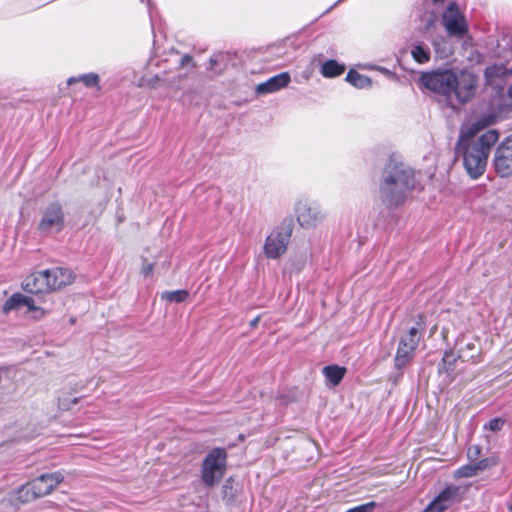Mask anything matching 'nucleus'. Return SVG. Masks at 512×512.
Segmentation results:
<instances>
[{
  "label": "nucleus",
  "instance_id": "obj_8",
  "mask_svg": "<svg viewBox=\"0 0 512 512\" xmlns=\"http://www.w3.org/2000/svg\"><path fill=\"white\" fill-rule=\"evenodd\" d=\"M292 229L290 227L275 229L266 238L264 254L269 259H277L283 255L290 241Z\"/></svg>",
  "mask_w": 512,
  "mask_h": 512
},
{
  "label": "nucleus",
  "instance_id": "obj_32",
  "mask_svg": "<svg viewBox=\"0 0 512 512\" xmlns=\"http://www.w3.org/2000/svg\"><path fill=\"white\" fill-rule=\"evenodd\" d=\"M481 454V447L479 445H472L467 450V457L470 461L474 462Z\"/></svg>",
  "mask_w": 512,
  "mask_h": 512
},
{
  "label": "nucleus",
  "instance_id": "obj_26",
  "mask_svg": "<svg viewBox=\"0 0 512 512\" xmlns=\"http://www.w3.org/2000/svg\"><path fill=\"white\" fill-rule=\"evenodd\" d=\"M478 471L476 470V466L473 463H469L463 465L455 470L454 477L455 478H470L478 475Z\"/></svg>",
  "mask_w": 512,
  "mask_h": 512
},
{
  "label": "nucleus",
  "instance_id": "obj_28",
  "mask_svg": "<svg viewBox=\"0 0 512 512\" xmlns=\"http://www.w3.org/2000/svg\"><path fill=\"white\" fill-rule=\"evenodd\" d=\"M505 420L502 418H493L487 424L484 425L485 429H489L493 432L500 431L504 426Z\"/></svg>",
  "mask_w": 512,
  "mask_h": 512
},
{
  "label": "nucleus",
  "instance_id": "obj_3",
  "mask_svg": "<svg viewBox=\"0 0 512 512\" xmlns=\"http://www.w3.org/2000/svg\"><path fill=\"white\" fill-rule=\"evenodd\" d=\"M499 140V132L490 129L478 138L461 136L456 144V152L463 158V166L471 179L480 178L487 167L492 147Z\"/></svg>",
  "mask_w": 512,
  "mask_h": 512
},
{
  "label": "nucleus",
  "instance_id": "obj_37",
  "mask_svg": "<svg viewBox=\"0 0 512 512\" xmlns=\"http://www.w3.org/2000/svg\"><path fill=\"white\" fill-rule=\"evenodd\" d=\"M341 1H342V0H338V1L335 3V5H336V4H338V3H339V2H341Z\"/></svg>",
  "mask_w": 512,
  "mask_h": 512
},
{
  "label": "nucleus",
  "instance_id": "obj_20",
  "mask_svg": "<svg viewBox=\"0 0 512 512\" xmlns=\"http://www.w3.org/2000/svg\"><path fill=\"white\" fill-rule=\"evenodd\" d=\"M322 372L330 385L337 386L344 378L346 368L340 367L338 365H329L325 366Z\"/></svg>",
  "mask_w": 512,
  "mask_h": 512
},
{
  "label": "nucleus",
  "instance_id": "obj_5",
  "mask_svg": "<svg viewBox=\"0 0 512 512\" xmlns=\"http://www.w3.org/2000/svg\"><path fill=\"white\" fill-rule=\"evenodd\" d=\"M419 342V327H411L408 332L400 338L394 358L396 369L401 370L412 361Z\"/></svg>",
  "mask_w": 512,
  "mask_h": 512
},
{
  "label": "nucleus",
  "instance_id": "obj_13",
  "mask_svg": "<svg viewBox=\"0 0 512 512\" xmlns=\"http://www.w3.org/2000/svg\"><path fill=\"white\" fill-rule=\"evenodd\" d=\"M34 495L31 483L22 485L17 491L1 501V504L7 507L5 512H16L19 504L30 502L36 499Z\"/></svg>",
  "mask_w": 512,
  "mask_h": 512
},
{
  "label": "nucleus",
  "instance_id": "obj_17",
  "mask_svg": "<svg viewBox=\"0 0 512 512\" xmlns=\"http://www.w3.org/2000/svg\"><path fill=\"white\" fill-rule=\"evenodd\" d=\"M291 81L290 74L288 72H282L277 74L267 81L260 83L256 87L257 94H270L279 91L288 86Z\"/></svg>",
  "mask_w": 512,
  "mask_h": 512
},
{
  "label": "nucleus",
  "instance_id": "obj_6",
  "mask_svg": "<svg viewBox=\"0 0 512 512\" xmlns=\"http://www.w3.org/2000/svg\"><path fill=\"white\" fill-rule=\"evenodd\" d=\"M65 227V215L59 202H52L41 212L38 230L45 235L61 232Z\"/></svg>",
  "mask_w": 512,
  "mask_h": 512
},
{
  "label": "nucleus",
  "instance_id": "obj_14",
  "mask_svg": "<svg viewBox=\"0 0 512 512\" xmlns=\"http://www.w3.org/2000/svg\"><path fill=\"white\" fill-rule=\"evenodd\" d=\"M21 307H27L29 312H34L35 318H40L44 314V311L41 308L35 306L34 300L31 297L25 296L21 293H14L10 298H8L3 305V311L8 313Z\"/></svg>",
  "mask_w": 512,
  "mask_h": 512
},
{
  "label": "nucleus",
  "instance_id": "obj_31",
  "mask_svg": "<svg viewBox=\"0 0 512 512\" xmlns=\"http://www.w3.org/2000/svg\"><path fill=\"white\" fill-rule=\"evenodd\" d=\"M457 359L453 351H445L442 362L446 366V370L452 369Z\"/></svg>",
  "mask_w": 512,
  "mask_h": 512
},
{
  "label": "nucleus",
  "instance_id": "obj_9",
  "mask_svg": "<svg viewBox=\"0 0 512 512\" xmlns=\"http://www.w3.org/2000/svg\"><path fill=\"white\" fill-rule=\"evenodd\" d=\"M492 164L499 177L508 178L512 175V135L497 146Z\"/></svg>",
  "mask_w": 512,
  "mask_h": 512
},
{
  "label": "nucleus",
  "instance_id": "obj_22",
  "mask_svg": "<svg viewBox=\"0 0 512 512\" xmlns=\"http://www.w3.org/2000/svg\"><path fill=\"white\" fill-rule=\"evenodd\" d=\"M345 71V65L336 60H327L321 65V74L325 78H334L340 76Z\"/></svg>",
  "mask_w": 512,
  "mask_h": 512
},
{
  "label": "nucleus",
  "instance_id": "obj_21",
  "mask_svg": "<svg viewBox=\"0 0 512 512\" xmlns=\"http://www.w3.org/2000/svg\"><path fill=\"white\" fill-rule=\"evenodd\" d=\"M480 355V349L473 342L467 343L464 347L458 349L457 358L463 362L477 363V357Z\"/></svg>",
  "mask_w": 512,
  "mask_h": 512
},
{
  "label": "nucleus",
  "instance_id": "obj_11",
  "mask_svg": "<svg viewBox=\"0 0 512 512\" xmlns=\"http://www.w3.org/2000/svg\"><path fill=\"white\" fill-rule=\"evenodd\" d=\"M443 24L451 36H463L468 31L464 15L456 2H450L442 16Z\"/></svg>",
  "mask_w": 512,
  "mask_h": 512
},
{
  "label": "nucleus",
  "instance_id": "obj_16",
  "mask_svg": "<svg viewBox=\"0 0 512 512\" xmlns=\"http://www.w3.org/2000/svg\"><path fill=\"white\" fill-rule=\"evenodd\" d=\"M47 279L49 280V291L61 289L74 281V274L67 268H53L46 270Z\"/></svg>",
  "mask_w": 512,
  "mask_h": 512
},
{
  "label": "nucleus",
  "instance_id": "obj_4",
  "mask_svg": "<svg viewBox=\"0 0 512 512\" xmlns=\"http://www.w3.org/2000/svg\"><path fill=\"white\" fill-rule=\"evenodd\" d=\"M227 451L224 448H213L202 461L201 480L208 486L213 487L224 477L227 468Z\"/></svg>",
  "mask_w": 512,
  "mask_h": 512
},
{
  "label": "nucleus",
  "instance_id": "obj_19",
  "mask_svg": "<svg viewBox=\"0 0 512 512\" xmlns=\"http://www.w3.org/2000/svg\"><path fill=\"white\" fill-rule=\"evenodd\" d=\"M507 74L508 69L503 64L488 66L484 71L486 82L489 85H498V81H503Z\"/></svg>",
  "mask_w": 512,
  "mask_h": 512
},
{
  "label": "nucleus",
  "instance_id": "obj_35",
  "mask_svg": "<svg viewBox=\"0 0 512 512\" xmlns=\"http://www.w3.org/2000/svg\"><path fill=\"white\" fill-rule=\"evenodd\" d=\"M508 95L510 98H512V85L508 89Z\"/></svg>",
  "mask_w": 512,
  "mask_h": 512
},
{
  "label": "nucleus",
  "instance_id": "obj_1",
  "mask_svg": "<svg viewBox=\"0 0 512 512\" xmlns=\"http://www.w3.org/2000/svg\"><path fill=\"white\" fill-rule=\"evenodd\" d=\"M419 84L446 100L453 97L459 104H466L475 95L478 87V77L469 71L459 73L453 68L439 67L420 74Z\"/></svg>",
  "mask_w": 512,
  "mask_h": 512
},
{
  "label": "nucleus",
  "instance_id": "obj_36",
  "mask_svg": "<svg viewBox=\"0 0 512 512\" xmlns=\"http://www.w3.org/2000/svg\"><path fill=\"white\" fill-rule=\"evenodd\" d=\"M509 511L512 512V504L508 506Z\"/></svg>",
  "mask_w": 512,
  "mask_h": 512
},
{
  "label": "nucleus",
  "instance_id": "obj_12",
  "mask_svg": "<svg viewBox=\"0 0 512 512\" xmlns=\"http://www.w3.org/2000/svg\"><path fill=\"white\" fill-rule=\"evenodd\" d=\"M64 476L61 472H53L42 474L30 483L32 485L34 495L43 497L52 492V490L63 481Z\"/></svg>",
  "mask_w": 512,
  "mask_h": 512
},
{
  "label": "nucleus",
  "instance_id": "obj_18",
  "mask_svg": "<svg viewBox=\"0 0 512 512\" xmlns=\"http://www.w3.org/2000/svg\"><path fill=\"white\" fill-rule=\"evenodd\" d=\"M410 53L412 58L418 64H426L431 59V51L429 46L422 41H415L410 45Z\"/></svg>",
  "mask_w": 512,
  "mask_h": 512
},
{
  "label": "nucleus",
  "instance_id": "obj_25",
  "mask_svg": "<svg viewBox=\"0 0 512 512\" xmlns=\"http://www.w3.org/2000/svg\"><path fill=\"white\" fill-rule=\"evenodd\" d=\"M188 296L189 293L187 290L166 291L162 293V299L174 303L184 302Z\"/></svg>",
  "mask_w": 512,
  "mask_h": 512
},
{
  "label": "nucleus",
  "instance_id": "obj_23",
  "mask_svg": "<svg viewBox=\"0 0 512 512\" xmlns=\"http://www.w3.org/2000/svg\"><path fill=\"white\" fill-rule=\"evenodd\" d=\"M345 79L352 86L358 89L369 88L372 84V81L368 76L362 75L353 69L349 70Z\"/></svg>",
  "mask_w": 512,
  "mask_h": 512
},
{
  "label": "nucleus",
  "instance_id": "obj_29",
  "mask_svg": "<svg viewBox=\"0 0 512 512\" xmlns=\"http://www.w3.org/2000/svg\"><path fill=\"white\" fill-rule=\"evenodd\" d=\"M164 77L160 76L158 74L154 75L153 77H143L141 79V86H149V87H156L159 82L164 81Z\"/></svg>",
  "mask_w": 512,
  "mask_h": 512
},
{
  "label": "nucleus",
  "instance_id": "obj_30",
  "mask_svg": "<svg viewBox=\"0 0 512 512\" xmlns=\"http://www.w3.org/2000/svg\"><path fill=\"white\" fill-rule=\"evenodd\" d=\"M377 506V503L374 501L367 502L365 504L358 505L353 507L346 512H372Z\"/></svg>",
  "mask_w": 512,
  "mask_h": 512
},
{
  "label": "nucleus",
  "instance_id": "obj_24",
  "mask_svg": "<svg viewBox=\"0 0 512 512\" xmlns=\"http://www.w3.org/2000/svg\"><path fill=\"white\" fill-rule=\"evenodd\" d=\"M99 81H100L99 75L97 73L91 72V73L79 75L78 77H70L67 80V84L72 85L76 82H82L88 88H90V87L99 88Z\"/></svg>",
  "mask_w": 512,
  "mask_h": 512
},
{
  "label": "nucleus",
  "instance_id": "obj_34",
  "mask_svg": "<svg viewBox=\"0 0 512 512\" xmlns=\"http://www.w3.org/2000/svg\"><path fill=\"white\" fill-rule=\"evenodd\" d=\"M188 64L194 65L193 64V59H192V57L190 55H184L183 57L180 58L179 66L184 67V66H186Z\"/></svg>",
  "mask_w": 512,
  "mask_h": 512
},
{
  "label": "nucleus",
  "instance_id": "obj_27",
  "mask_svg": "<svg viewBox=\"0 0 512 512\" xmlns=\"http://www.w3.org/2000/svg\"><path fill=\"white\" fill-rule=\"evenodd\" d=\"M498 463V458L497 457H487V458H484V459H481V460H476L474 461V464L476 466V470L478 471V473L480 472H483L487 469H489L490 467H493L495 465H497Z\"/></svg>",
  "mask_w": 512,
  "mask_h": 512
},
{
  "label": "nucleus",
  "instance_id": "obj_10",
  "mask_svg": "<svg viewBox=\"0 0 512 512\" xmlns=\"http://www.w3.org/2000/svg\"><path fill=\"white\" fill-rule=\"evenodd\" d=\"M464 489L457 485L446 486L435 498L431 501L423 512H444L454 503L461 500Z\"/></svg>",
  "mask_w": 512,
  "mask_h": 512
},
{
  "label": "nucleus",
  "instance_id": "obj_15",
  "mask_svg": "<svg viewBox=\"0 0 512 512\" xmlns=\"http://www.w3.org/2000/svg\"><path fill=\"white\" fill-rule=\"evenodd\" d=\"M48 282L46 270H43L28 275L22 283V288L30 294L47 293L50 292Z\"/></svg>",
  "mask_w": 512,
  "mask_h": 512
},
{
  "label": "nucleus",
  "instance_id": "obj_33",
  "mask_svg": "<svg viewBox=\"0 0 512 512\" xmlns=\"http://www.w3.org/2000/svg\"><path fill=\"white\" fill-rule=\"evenodd\" d=\"M154 270V265L152 263H147V264H144L142 269H141V273L145 276V277H148L152 274Z\"/></svg>",
  "mask_w": 512,
  "mask_h": 512
},
{
  "label": "nucleus",
  "instance_id": "obj_7",
  "mask_svg": "<svg viewBox=\"0 0 512 512\" xmlns=\"http://www.w3.org/2000/svg\"><path fill=\"white\" fill-rule=\"evenodd\" d=\"M295 215L299 225L305 229L317 227L325 219V212L319 204L300 199L295 204Z\"/></svg>",
  "mask_w": 512,
  "mask_h": 512
},
{
  "label": "nucleus",
  "instance_id": "obj_2",
  "mask_svg": "<svg viewBox=\"0 0 512 512\" xmlns=\"http://www.w3.org/2000/svg\"><path fill=\"white\" fill-rule=\"evenodd\" d=\"M416 188L415 172L403 163L386 164L379 183V196L384 204L397 207Z\"/></svg>",
  "mask_w": 512,
  "mask_h": 512
}]
</instances>
